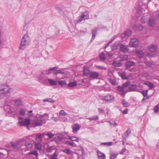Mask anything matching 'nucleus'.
<instances>
[{"label": "nucleus", "mask_w": 159, "mask_h": 159, "mask_svg": "<svg viewBox=\"0 0 159 159\" xmlns=\"http://www.w3.org/2000/svg\"><path fill=\"white\" fill-rule=\"evenodd\" d=\"M43 101L44 102H48L52 103H53L55 102V101L53 100L52 98L45 99L43 100Z\"/></svg>", "instance_id": "obj_39"}, {"label": "nucleus", "mask_w": 159, "mask_h": 159, "mask_svg": "<svg viewBox=\"0 0 159 159\" xmlns=\"http://www.w3.org/2000/svg\"><path fill=\"white\" fill-rule=\"evenodd\" d=\"M107 53L108 56L110 58H111L113 56V54L112 52H107Z\"/></svg>", "instance_id": "obj_54"}, {"label": "nucleus", "mask_w": 159, "mask_h": 159, "mask_svg": "<svg viewBox=\"0 0 159 159\" xmlns=\"http://www.w3.org/2000/svg\"><path fill=\"white\" fill-rule=\"evenodd\" d=\"M83 73L84 75H89L90 72V70L87 67H84Z\"/></svg>", "instance_id": "obj_24"}, {"label": "nucleus", "mask_w": 159, "mask_h": 159, "mask_svg": "<svg viewBox=\"0 0 159 159\" xmlns=\"http://www.w3.org/2000/svg\"><path fill=\"white\" fill-rule=\"evenodd\" d=\"M18 123L21 126H28L30 123V120L29 119L26 118L23 120L21 117L18 118Z\"/></svg>", "instance_id": "obj_5"}, {"label": "nucleus", "mask_w": 159, "mask_h": 159, "mask_svg": "<svg viewBox=\"0 0 159 159\" xmlns=\"http://www.w3.org/2000/svg\"><path fill=\"white\" fill-rule=\"evenodd\" d=\"M46 135L48 136L49 139L52 138L54 136V134H52L51 132H48V133L46 134Z\"/></svg>", "instance_id": "obj_43"}, {"label": "nucleus", "mask_w": 159, "mask_h": 159, "mask_svg": "<svg viewBox=\"0 0 159 159\" xmlns=\"http://www.w3.org/2000/svg\"><path fill=\"white\" fill-rule=\"evenodd\" d=\"M57 66H55L54 67L49 68L48 70H43V71H41V74H43L44 75H49L50 74L53 73V71L56 70L57 69Z\"/></svg>", "instance_id": "obj_7"}, {"label": "nucleus", "mask_w": 159, "mask_h": 159, "mask_svg": "<svg viewBox=\"0 0 159 159\" xmlns=\"http://www.w3.org/2000/svg\"><path fill=\"white\" fill-rule=\"evenodd\" d=\"M108 122L110 123L111 125H112L114 126H115L117 125V124L115 122H111L110 121H108Z\"/></svg>", "instance_id": "obj_59"}, {"label": "nucleus", "mask_w": 159, "mask_h": 159, "mask_svg": "<svg viewBox=\"0 0 159 159\" xmlns=\"http://www.w3.org/2000/svg\"><path fill=\"white\" fill-rule=\"evenodd\" d=\"M77 85V83L75 81H74L69 83L67 85V86L69 88L73 87Z\"/></svg>", "instance_id": "obj_32"}, {"label": "nucleus", "mask_w": 159, "mask_h": 159, "mask_svg": "<svg viewBox=\"0 0 159 159\" xmlns=\"http://www.w3.org/2000/svg\"><path fill=\"white\" fill-rule=\"evenodd\" d=\"M148 50L152 52H156L157 49V46L155 44H152L148 46Z\"/></svg>", "instance_id": "obj_11"}, {"label": "nucleus", "mask_w": 159, "mask_h": 159, "mask_svg": "<svg viewBox=\"0 0 159 159\" xmlns=\"http://www.w3.org/2000/svg\"><path fill=\"white\" fill-rule=\"evenodd\" d=\"M156 23V20L153 18H151L149 20L148 23V25L150 26H153Z\"/></svg>", "instance_id": "obj_15"}, {"label": "nucleus", "mask_w": 159, "mask_h": 159, "mask_svg": "<svg viewBox=\"0 0 159 159\" xmlns=\"http://www.w3.org/2000/svg\"><path fill=\"white\" fill-rule=\"evenodd\" d=\"M26 140L24 141V142H22V143H24V145L25 147L28 149H30L31 148L33 147L32 144L30 141L29 140L28 141L27 140V138L26 137Z\"/></svg>", "instance_id": "obj_12"}, {"label": "nucleus", "mask_w": 159, "mask_h": 159, "mask_svg": "<svg viewBox=\"0 0 159 159\" xmlns=\"http://www.w3.org/2000/svg\"><path fill=\"white\" fill-rule=\"evenodd\" d=\"M141 22L142 23H144L146 21V18L145 16H143L141 18Z\"/></svg>", "instance_id": "obj_55"}, {"label": "nucleus", "mask_w": 159, "mask_h": 159, "mask_svg": "<svg viewBox=\"0 0 159 159\" xmlns=\"http://www.w3.org/2000/svg\"><path fill=\"white\" fill-rule=\"evenodd\" d=\"M63 152L67 155H69L72 153V151L70 149H65L63 150Z\"/></svg>", "instance_id": "obj_38"}, {"label": "nucleus", "mask_w": 159, "mask_h": 159, "mask_svg": "<svg viewBox=\"0 0 159 159\" xmlns=\"http://www.w3.org/2000/svg\"><path fill=\"white\" fill-rule=\"evenodd\" d=\"M144 62L146 65L150 67H151L153 64L152 62L149 61H145Z\"/></svg>", "instance_id": "obj_50"}, {"label": "nucleus", "mask_w": 159, "mask_h": 159, "mask_svg": "<svg viewBox=\"0 0 159 159\" xmlns=\"http://www.w3.org/2000/svg\"><path fill=\"white\" fill-rule=\"evenodd\" d=\"M20 114L21 115H24L25 114V111L23 109H21L20 111Z\"/></svg>", "instance_id": "obj_53"}, {"label": "nucleus", "mask_w": 159, "mask_h": 159, "mask_svg": "<svg viewBox=\"0 0 159 159\" xmlns=\"http://www.w3.org/2000/svg\"><path fill=\"white\" fill-rule=\"evenodd\" d=\"M141 93L143 94L144 97H146L148 94L146 93H145V91H143L141 92Z\"/></svg>", "instance_id": "obj_62"}, {"label": "nucleus", "mask_w": 159, "mask_h": 159, "mask_svg": "<svg viewBox=\"0 0 159 159\" xmlns=\"http://www.w3.org/2000/svg\"><path fill=\"white\" fill-rule=\"evenodd\" d=\"M96 68L100 69H105L106 68L102 66H97Z\"/></svg>", "instance_id": "obj_58"}, {"label": "nucleus", "mask_w": 159, "mask_h": 159, "mask_svg": "<svg viewBox=\"0 0 159 159\" xmlns=\"http://www.w3.org/2000/svg\"><path fill=\"white\" fill-rule=\"evenodd\" d=\"M3 33V31L2 29L0 27V38L2 36Z\"/></svg>", "instance_id": "obj_60"}, {"label": "nucleus", "mask_w": 159, "mask_h": 159, "mask_svg": "<svg viewBox=\"0 0 159 159\" xmlns=\"http://www.w3.org/2000/svg\"><path fill=\"white\" fill-rule=\"evenodd\" d=\"M31 42V39L29 34L26 33L23 36L21 41L20 49L23 50L26 46L29 45Z\"/></svg>", "instance_id": "obj_1"}, {"label": "nucleus", "mask_w": 159, "mask_h": 159, "mask_svg": "<svg viewBox=\"0 0 159 159\" xmlns=\"http://www.w3.org/2000/svg\"><path fill=\"white\" fill-rule=\"evenodd\" d=\"M45 135H46V134H45L44 133H42V134H39L38 135V137L40 139H41L42 137H43Z\"/></svg>", "instance_id": "obj_57"}, {"label": "nucleus", "mask_w": 159, "mask_h": 159, "mask_svg": "<svg viewBox=\"0 0 159 159\" xmlns=\"http://www.w3.org/2000/svg\"><path fill=\"white\" fill-rule=\"evenodd\" d=\"M42 74V75H40L39 77H38V79L39 81H42V80H43V78H42V76H43V75H44L42 74Z\"/></svg>", "instance_id": "obj_64"}, {"label": "nucleus", "mask_w": 159, "mask_h": 159, "mask_svg": "<svg viewBox=\"0 0 159 159\" xmlns=\"http://www.w3.org/2000/svg\"><path fill=\"white\" fill-rule=\"evenodd\" d=\"M13 101L15 103V105L16 106H20L22 105V102L20 98L14 99Z\"/></svg>", "instance_id": "obj_18"}, {"label": "nucleus", "mask_w": 159, "mask_h": 159, "mask_svg": "<svg viewBox=\"0 0 159 159\" xmlns=\"http://www.w3.org/2000/svg\"><path fill=\"white\" fill-rule=\"evenodd\" d=\"M45 121L44 116L40 115L36 117L34 120V124L36 126H40L45 123Z\"/></svg>", "instance_id": "obj_3"}, {"label": "nucleus", "mask_w": 159, "mask_h": 159, "mask_svg": "<svg viewBox=\"0 0 159 159\" xmlns=\"http://www.w3.org/2000/svg\"><path fill=\"white\" fill-rule=\"evenodd\" d=\"M98 111L99 114H104L105 113V111L102 108H98Z\"/></svg>", "instance_id": "obj_56"}, {"label": "nucleus", "mask_w": 159, "mask_h": 159, "mask_svg": "<svg viewBox=\"0 0 159 159\" xmlns=\"http://www.w3.org/2000/svg\"><path fill=\"white\" fill-rule=\"evenodd\" d=\"M120 50L124 53H126L128 51V48L127 46L122 44L120 46Z\"/></svg>", "instance_id": "obj_17"}, {"label": "nucleus", "mask_w": 159, "mask_h": 159, "mask_svg": "<svg viewBox=\"0 0 159 159\" xmlns=\"http://www.w3.org/2000/svg\"><path fill=\"white\" fill-rule=\"evenodd\" d=\"M69 139L73 141H76L79 142V138L75 136H70L69 137Z\"/></svg>", "instance_id": "obj_29"}, {"label": "nucleus", "mask_w": 159, "mask_h": 159, "mask_svg": "<svg viewBox=\"0 0 159 159\" xmlns=\"http://www.w3.org/2000/svg\"><path fill=\"white\" fill-rule=\"evenodd\" d=\"M100 59L102 61H104L106 59V57L104 52H102L99 55Z\"/></svg>", "instance_id": "obj_35"}, {"label": "nucleus", "mask_w": 159, "mask_h": 159, "mask_svg": "<svg viewBox=\"0 0 159 159\" xmlns=\"http://www.w3.org/2000/svg\"><path fill=\"white\" fill-rule=\"evenodd\" d=\"M131 34V32L130 30L126 31L125 33V36L126 37H128Z\"/></svg>", "instance_id": "obj_41"}, {"label": "nucleus", "mask_w": 159, "mask_h": 159, "mask_svg": "<svg viewBox=\"0 0 159 159\" xmlns=\"http://www.w3.org/2000/svg\"><path fill=\"white\" fill-rule=\"evenodd\" d=\"M146 56L148 57H155V55L150 52H148L146 54Z\"/></svg>", "instance_id": "obj_46"}, {"label": "nucleus", "mask_w": 159, "mask_h": 159, "mask_svg": "<svg viewBox=\"0 0 159 159\" xmlns=\"http://www.w3.org/2000/svg\"><path fill=\"white\" fill-rule=\"evenodd\" d=\"M80 129V127L79 125L77 124H75L72 127L73 132L74 133H75V132L78 131Z\"/></svg>", "instance_id": "obj_21"}, {"label": "nucleus", "mask_w": 159, "mask_h": 159, "mask_svg": "<svg viewBox=\"0 0 159 159\" xmlns=\"http://www.w3.org/2000/svg\"><path fill=\"white\" fill-rule=\"evenodd\" d=\"M139 43V41L136 38H134L131 39L129 43L131 47H136Z\"/></svg>", "instance_id": "obj_8"}, {"label": "nucleus", "mask_w": 159, "mask_h": 159, "mask_svg": "<svg viewBox=\"0 0 159 159\" xmlns=\"http://www.w3.org/2000/svg\"><path fill=\"white\" fill-rule=\"evenodd\" d=\"M99 97V99L103 101L110 103L113 101L114 100V97L113 96L110 94L105 95H100Z\"/></svg>", "instance_id": "obj_2"}, {"label": "nucleus", "mask_w": 159, "mask_h": 159, "mask_svg": "<svg viewBox=\"0 0 159 159\" xmlns=\"http://www.w3.org/2000/svg\"><path fill=\"white\" fill-rule=\"evenodd\" d=\"M113 143L112 142H109L107 143H102V145H104L105 146H110L112 145Z\"/></svg>", "instance_id": "obj_48"}, {"label": "nucleus", "mask_w": 159, "mask_h": 159, "mask_svg": "<svg viewBox=\"0 0 159 159\" xmlns=\"http://www.w3.org/2000/svg\"><path fill=\"white\" fill-rule=\"evenodd\" d=\"M131 130L128 129V130L126 131V132H125L124 134V136H125V138H126L127 137H128L129 135L131 133Z\"/></svg>", "instance_id": "obj_42"}, {"label": "nucleus", "mask_w": 159, "mask_h": 159, "mask_svg": "<svg viewBox=\"0 0 159 159\" xmlns=\"http://www.w3.org/2000/svg\"><path fill=\"white\" fill-rule=\"evenodd\" d=\"M135 65L134 62L132 61H129L126 62L125 63L126 68V69H129L131 67L134 66Z\"/></svg>", "instance_id": "obj_16"}, {"label": "nucleus", "mask_w": 159, "mask_h": 159, "mask_svg": "<svg viewBox=\"0 0 159 159\" xmlns=\"http://www.w3.org/2000/svg\"><path fill=\"white\" fill-rule=\"evenodd\" d=\"M29 155H34L36 157H38V153L37 151H31L28 153Z\"/></svg>", "instance_id": "obj_33"}, {"label": "nucleus", "mask_w": 159, "mask_h": 159, "mask_svg": "<svg viewBox=\"0 0 159 159\" xmlns=\"http://www.w3.org/2000/svg\"><path fill=\"white\" fill-rule=\"evenodd\" d=\"M98 155L99 159H106V157L104 154L99 152H98Z\"/></svg>", "instance_id": "obj_23"}, {"label": "nucleus", "mask_w": 159, "mask_h": 159, "mask_svg": "<svg viewBox=\"0 0 159 159\" xmlns=\"http://www.w3.org/2000/svg\"><path fill=\"white\" fill-rule=\"evenodd\" d=\"M129 90L130 92L136 91L140 92V90L138 89V86L135 84H131L129 85Z\"/></svg>", "instance_id": "obj_9"}, {"label": "nucleus", "mask_w": 159, "mask_h": 159, "mask_svg": "<svg viewBox=\"0 0 159 159\" xmlns=\"http://www.w3.org/2000/svg\"><path fill=\"white\" fill-rule=\"evenodd\" d=\"M120 76L121 77V78L122 79H125L126 78H125V74L124 73H122L121 74Z\"/></svg>", "instance_id": "obj_61"}, {"label": "nucleus", "mask_w": 159, "mask_h": 159, "mask_svg": "<svg viewBox=\"0 0 159 159\" xmlns=\"http://www.w3.org/2000/svg\"><path fill=\"white\" fill-rule=\"evenodd\" d=\"M60 115L62 116H67V113L65 112L63 110H61L59 112Z\"/></svg>", "instance_id": "obj_52"}, {"label": "nucleus", "mask_w": 159, "mask_h": 159, "mask_svg": "<svg viewBox=\"0 0 159 159\" xmlns=\"http://www.w3.org/2000/svg\"><path fill=\"white\" fill-rule=\"evenodd\" d=\"M121 103L123 105L124 107H127L129 106V103L124 99H123L121 101Z\"/></svg>", "instance_id": "obj_37"}, {"label": "nucleus", "mask_w": 159, "mask_h": 159, "mask_svg": "<svg viewBox=\"0 0 159 159\" xmlns=\"http://www.w3.org/2000/svg\"><path fill=\"white\" fill-rule=\"evenodd\" d=\"M118 155V153H110V159H116Z\"/></svg>", "instance_id": "obj_31"}, {"label": "nucleus", "mask_w": 159, "mask_h": 159, "mask_svg": "<svg viewBox=\"0 0 159 159\" xmlns=\"http://www.w3.org/2000/svg\"><path fill=\"white\" fill-rule=\"evenodd\" d=\"M10 89L7 85H3L0 86V91L2 94H6L10 93Z\"/></svg>", "instance_id": "obj_6"}, {"label": "nucleus", "mask_w": 159, "mask_h": 159, "mask_svg": "<svg viewBox=\"0 0 159 159\" xmlns=\"http://www.w3.org/2000/svg\"><path fill=\"white\" fill-rule=\"evenodd\" d=\"M54 139L56 140V141L57 142H58L61 141L63 139V138L61 137L57 136L54 138Z\"/></svg>", "instance_id": "obj_45"}, {"label": "nucleus", "mask_w": 159, "mask_h": 159, "mask_svg": "<svg viewBox=\"0 0 159 159\" xmlns=\"http://www.w3.org/2000/svg\"><path fill=\"white\" fill-rule=\"evenodd\" d=\"M65 72L64 71L63 69H59L57 70L54 73V74L55 75H57L58 74H63Z\"/></svg>", "instance_id": "obj_22"}, {"label": "nucleus", "mask_w": 159, "mask_h": 159, "mask_svg": "<svg viewBox=\"0 0 159 159\" xmlns=\"http://www.w3.org/2000/svg\"><path fill=\"white\" fill-rule=\"evenodd\" d=\"M159 109V104L154 107L153 108V111L156 112H157Z\"/></svg>", "instance_id": "obj_44"}, {"label": "nucleus", "mask_w": 159, "mask_h": 159, "mask_svg": "<svg viewBox=\"0 0 159 159\" xmlns=\"http://www.w3.org/2000/svg\"><path fill=\"white\" fill-rule=\"evenodd\" d=\"M58 85H61V87H64L66 85V82L65 80H60L58 81Z\"/></svg>", "instance_id": "obj_27"}, {"label": "nucleus", "mask_w": 159, "mask_h": 159, "mask_svg": "<svg viewBox=\"0 0 159 159\" xmlns=\"http://www.w3.org/2000/svg\"><path fill=\"white\" fill-rule=\"evenodd\" d=\"M135 52L139 58H145V57L144 56V52L143 51L137 50L135 51Z\"/></svg>", "instance_id": "obj_13"}, {"label": "nucleus", "mask_w": 159, "mask_h": 159, "mask_svg": "<svg viewBox=\"0 0 159 159\" xmlns=\"http://www.w3.org/2000/svg\"><path fill=\"white\" fill-rule=\"evenodd\" d=\"M112 65L115 66L120 67L122 66V63L119 62L114 61Z\"/></svg>", "instance_id": "obj_28"}, {"label": "nucleus", "mask_w": 159, "mask_h": 159, "mask_svg": "<svg viewBox=\"0 0 159 159\" xmlns=\"http://www.w3.org/2000/svg\"><path fill=\"white\" fill-rule=\"evenodd\" d=\"M143 28V26L141 25H135L134 29L136 30L140 31L142 30Z\"/></svg>", "instance_id": "obj_20"}, {"label": "nucleus", "mask_w": 159, "mask_h": 159, "mask_svg": "<svg viewBox=\"0 0 159 159\" xmlns=\"http://www.w3.org/2000/svg\"><path fill=\"white\" fill-rule=\"evenodd\" d=\"M58 155V153L55 151L50 157V159H57Z\"/></svg>", "instance_id": "obj_34"}, {"label": "nucleus", "mask_w": 159, "mask_h": 159, "mask_svg": "<svg viewBox=\"0 0 159 159\" xmlns=\"http://www.w3.org/2000/svg\"><path fill=\"white\" fill-rule=\"evenodd\" d=\"M101 27H100L98 28V27H96L94 28V29L92 30V39H94L95 37L96 36V34H97V32L98 30V29H101Z\"/></svg>", "instance_id": "obj_19"}, {"label": "nucleus", "mask_w": 159, "mask_h": 159, "mask_svg": "<svg viewBox=\"0 0 159 159\" xmlns=\"http://www.w3.org/2000/svg\"><path fill=\"white\" fill-rule=\"evenodd\" d=\"M109 81L113 85H116V82L111 79H109Z\"/></svg>", "instance_id": "obj_51"}, {"label": "nucleus", "mask_w": 159, "mask_h": 159, "mask_svg": "<svg viewBox=\"0 0 159 159\" xmlns=\"http://www.w3.org/2000/svg\"><path fill=\"white\" fill-rule=\"evenodd\" d=\"M128 56L126 55H124L121 56L120 57V60L121 61H124L128 59Z\"/></svg>", "instance_id": "obj_25"}, {"label": "nucleus", "mask_w": 159, "mask_h": 159, "mask_svg": "<svg viewBox=\"0 0 159 159\" xmlns=\"http://www.w3.org/2000/svg\"><path fill=\"white\" fill-rule=\"evenodd\" d=\"M130 82L129 81H128L126 82L125 83L123 84L122 85V87L124 88H126L127 86H129L130 84Z\"/></svg>", "instance_id": "obj_40"}, {"label": "nucleus", "mask_w": 159, "mask_h": 159, "mask_svg": "<svg viewBox=\"0 0 159 159\" xmlns=\"http://www.w3.org/2000/svg\"><path fill=\"white\" fill-rule=\"evenodd\" d=\"M92 119H94L93 120H97L98 119V116H95L92 117Z\"/></svg>", "instance_id": "obj_63"}, {"label": "nucleus", "mask_w": 159, "mask_h": 159, "mask_svg": "<svg viewBox=\"0 0 159 159\" xmlns=\"http://www.w3.org/2000/svg\"><path fill=\"white\" fill-rule=\"evenodd\" d=\"M99 75V73L96 72L92 71L89 74L90 77L93 79H97Z\"/></svg>", "instance_id": "obj_14"}, {"label": "nucleus", "mask_w": 159, "mask_h": 159, "mask_svg": "<svg viewBox=\"0 0 159 159\" xmlns=\"http://www.w3.org/2000/svg\"><path fill=\"white\" fill-rule=\"evenodd\" d=\"M81 13V16L76 20L78 22H80L83 20H87L89 18V12L88 11H85L82 12Z\"/></svg>", "instance_id": "obj_4"}, {"label": "nucleus", "mask_w": 159, "mask_h": 159, "mask_svg": "<svg viewBox=\"0 0 159 159\" xmlns=\"http://www.w3.org/2000/svg\"><path fill=\"white\" fill-rule=\"evenodd\" d=\"M48 81L52 85H56L57 84L56 82L53 80L48 79Z\"/></svg>", "instance_id": "obj_30"}, {"label": "nucleus", "mask_w": 159, "mask_h": 159, "mask_svg": "<svg viewBox=\"0 0 159 159\" xmlns=\"http://www.w3.org/2000/svg\"><path fill=\"white\" fill-rule=\"evenodd\" d=\"M26 138H24L23 139H21L18 141L12 143V146L14 148L19 147V146L20 145V144L22 142H24L26 140Z\"/></svg>", "instance_id": "obj_10"}, {"label": "nucleus", "mask_w": 159, "mask_h": 159, "mask_svg": "<svg viewBox=\"0 0 159 159\" xmlns=\"http://www.w3.org/2000/svg\"><path fill=\"white\" fill-rule=\"evenodd\" d=\"M55 149V147L53 146H50L49 145H47V149L48 151L49 152L51 150H54Z\"/></svg>", "instance_id": "obj_47"}, {"label": "nucleus", "mask_w": 159, "mask_h": 159, "mask_svg": "<svg viewBox=\"0 0 159 159\" xmlns=\"http://www.w3.org/2000/svg\"><path fill=\"white\" fill-rule=\"evenodd\" d=\"M118 90L122 92V94L124 95L125 93V91L124 88L120 86H119L117 87Z\"/></svg>", "instance_id": "obj_26"}, {"label": "nucleus", "mask_w": 159, "mask_h": 159, "mask_svg": "<svg viewBox=\"0 0 159 159\" xmlns=\"http://www.w3.org/2000/svg\"><path fill=\"white\" fill-rule=\"evenodd\" d=\"M148 86L149 87V89H152L154 88L155 86L153 84L149 82V84H148Z\"/></svg>", "instance_id": "obj_49"}, {"label": "nucleus", "mask_w": 159, "mask_h": 159, "mask_svg": "<svg viewBox=\"0 0 159 159\" xmlns=\"http://www.w3.org/2000/svg\"><path fill=\"white\" fill-rule=\"evenodd\" d=\"M35 147L36 149L40 150L41 149L42 145L39 143H36L35 144Z\"/></svg>", "instance_id": "obj_36"}]
</instances>
